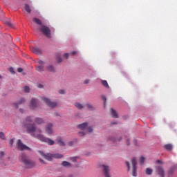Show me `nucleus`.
<instances>
[{
	"mask_svg": "<svg viewBox=\"0 0 177 177\" xmlns=\"http://www.w3.org/2000/svg\"><path fill=\"white\" fill-rule=\"evenodd\" d=\"M31 122H32L31 117H26V120L24 121V125L25 128H26L28 133H30L32 138H36L39 140H41V142L48 143L49 146H53V145H55V141H53V140L48 138L41 133L37 135L34 133L37 130V126H35V124H32Z\"/></svg>",
	"mask_w": 177,
	"mask_h": 177,
	"instance_id": "obj_1",
	"label": "nucleus"
},
{
	"mask_svg": "<svg viewBox=\"0 0 177 177\" xmlns=\"http://www.w3.org/2000/svg\"><path fill=\"white\" fill-rule=\"evenodd\" d=\"M20 157L21 158L23 163L24 164V165L26 168H32L35 165V162L31 161V160L26 158V155L21 154Z\"/></svg>",
	"mask_w": 177,
	"mask_h": 177,
	"instance_id": "obj_2",
	"label": "nucleus"
},
{
	"mask_svg": "<svg viewBox=\"0 0 177 177\" xmlns=\"http://www.w3.org/2000/svg\"><path fill=\"white\" fill-rule=\"evenodd\" d=\"M39 31H41V32H42V34H44L46 38H52V32L49 27L42 25L41 27L39 28Z\"/></svg>",
	"mask_w": 177,
	"mask_h": 177,
	"instance_id": "obj_3",
	"label": "nucleus"
},
{
	"mask_svg": "<svg viewBox=\"0 0 177 177\" xmlns=\"http://www.w3.org/2000/svg\"><path fill=\"white\" fill-rule=\"evenodd\" d=\"M131 165H132V176H138V162L136 161V158L133 157L131 159Z\"/></svg>",
	"mask_w": 177,
	"mask_h": 177,
	"instance_id": "obj_4",
	"label": "nucleus"
},
{
	"mask_svg": "<svg viewBox=\"0 0 177 177\" xmlns=\"http://www.w3.org/2000/svg\"><path fill=\"white\" fill-rule=\"evenodd\" d=\"M17 145L18 150H20L21 151H23L24 150H28V151H31V148L23 144V142H21V140H18L17 142Z\"/></svg>",
	"mask_w": 177,
	"mask_h": 177,
	"instance_id": "obj_5",
	"label": "nucleus"
},
{
	"mask_svg": "<svg viewBox=\"0 0 177 177\" xmlns=\"http://www.w3.org/2000/svg\"><path fill=\"white\" fill-rule=\"evenodd\" d=\"M42 100L45 102V103L48 106V107H52V109L56 107L57 106V103L56 102H52L47 97H43Z\"/></svg>",
	"mask_w": 177,
	"mask_h": 177,
	"instance_id": "obj_6",
	"label": "nucleus"
},
{
	"mask_svg": "<svg viewBox=\"0 0 177 177\" xmlns=\"http://www.w3.org/2000/svg\"><path fill=\"white\" fill-rule=\"evenodd\" d=\"M45 132L47 135L53 134V124L52 123H48L45 127Z\"/></svg>",
	"mask_w": 177,
	"mask_h": 177,
	"instance_id": "obj_7",
	"label": "nucleus"
},
{
	"mask_svg": "<svg viewBox=\"0 0 177 177\" xmlns=\"http://www.w3.org/2000/svg\"><path fill=\"white\" fill-rule=\"evenodd\" d=\"M38 153H39V154H41V156L44 157L45 160H47V161H52V160H53V153L45 154L44 152H42V151H38Z\"/></svg>",
	"mask_w": 177,
	"mask_h": 177,
	"instance_id": "obj_8",
	"label": "nucleus"
},
{
	"mask_svg": "<svg viewBox=\"0 0 177 177\" xmlns=\"http://www.w3.org/2000/svg\"><path fill=\"white\" fill-rule=\"evenodd\" d=\"M38 63L39 66H36L37 71H39V73H42L43 71H45L44 68H45V66H44V64H45V62L42 60H39Z\"/></svg>",
	"mask_w": 177,
	"mask_h": 177,
	"instance_id": "obj_9",
	"label": "nucleus"
},
{
	"mask_svg": "<svg viewBox=\"0 0 177 177\" xmlns=\"http://www.w3.org/2000/svg\"><path fill=\"white\" fill-rule=\"evenodd\" d=\"M156 171L158 175H159L161 177L165 176V171H164V167H162V166H157L156 167Z\"/></svg>",
	"mask_w": 177,
	"mask_h": 177,
	"instance_id": "obj_10",
	"label": "nucleus"
},
{
	"mask_svg": "<svg viewBox=\"0 0 177 177\" xmlns=\"http://www.w3.org/2000/svg\"><path fill=\"white\" fill-rule=\"evenodd\" d=\"M103 167V172L105 177H111L110 176L109 172H110V167L107 165H102Z\"/></svg>",
	"mask_w": 177,
	"mask_h": 177,
	"instance_id": "obj_11",
	"label": "nucleus"
},
{
	"mask_svg": "<svg viewBox=\"0 0 177 177\" xmlns=\"http://www.w3.org/2000/svg\"><path fill=\"white\" fill-rule=\"evenodd\" d=\"M55 143H57V145H58V146H60L61 147H64V146H66V142H64L63 138L60 137L55 140Z\"/></svg>",
	"mask_w": 177,
	"mask_h": 177,
	"instance_id": "obj_12",
	"label": "nucleus"
},
{
	"mask_svg": "<svg viewBox=\"0 0 177 177\" xmlns=\"http://www.w3.org/2000/svg\"><path fill=\"white\" fill-rule=\"evenodd\" d=\"M46 68L47 71H49V73H56V68H55V66L52 64H48L46 66Z\"/></svg>",
	"mask_w": 177,
	"mask_h": 177,
	"instance_id": "obj_13",
	"label": "nucleus"
},
{
	"mask_svg": "<svg viewBox=\"0 0 177 177\" xmlns=\"http://www.w3.org/2000/svg\"><path fill=\"white\" fill-rule=\"evenodd\" d=\"M29 107L31 110H34L37 107V101L35 99L32 98Z\"/></svg>",
	"mask_w": 177,
	"mask_h": 177,
	"instance_id": "obj_14",
	"label": "nucleus"
},
{
	"mask_svg": "<svg viewBox=\"0 0 177 177\" xmlns=\"http://www.w3.org/2000/svg\"><path fill=\"white\" fill-rule=\"evenodd\" d=\"M25 102H26V100L24 98H21L19 101L14 103V107H15V109H19V104H23V103H25Z\"/></svg>",
	"mask_w": 177,
	"mask_h": 177,
	"instance_id": "obj_15",
	"label": "nucleus"
},
{
	"mask_svg": "<svg viewBox=\"0 0 177 177\" xmlns=\"http://www.w3.org/2000/svg\"><path fill=\"white\" fill-rule=\"evenodd\" d=\"M31 51L33 53H35L36 55H41V53H42V50L41 49H39V48H35V47H32L31 48Z\"/></svg>",
	"mask_w": 177,
	"mask_h": 177,
	"instance_id": "obj_16",
	"label": "nucleus"
},
{
	"mask_svg": "<svg viewBox=\"0 0 177 177\" xmlns=\"http://www.w3.org/2000/svg\"><path fill=\"white\" fill-rule=\"evenodd\" d=\"M35 124H38V125H41V124H45V120L41 118H35Z\"/></svg>",
	"mask_w": 177,
	"mask_h": 177,
	"instance_id": "obj_17",
	"label": "nucleus"
},
{
	"mask_svg": "<svg viewBox=\"0 0 177 177\" xmlns=\"http://www.w3.org/2000/svg\"><path fill=\"white\" fill-rule=\"evenodd\" d=\"M87 127H88V123L87 122L80 124L77 126V128L79 129H81V131H84V129H86Z\"/></svg>",
	"mask_w": 177,
	"mask_h": 177,
	"instance_id": "obj_18",
	"label": "nucleus"
},
{
	"mask_svg": "<svg viewBox=\"0 0 177 177\" xmlns=\"http://www.w3.org/2000/svg\"><path fill=\"white\" fill-rule=\"evenodd\" d=\"M111 115L113 118H118V113L113 108H111Z\"/></svg>",
	"mask_w": 177,
	"mask_h": 177,
	"instance_id": "obj_19",
	"label": "nucleus"
},
{
	"mask_svg": "<svg viewBox=\"0 0 177 177\" xmlns=\"http://www.w3.org/2000/svg\"><path fill=\"white\" fill-rule=\"evenodd\" d=\"M75 107H77V109H78V110H82V109H84V107H85V106L82 105V104L80 103V102H75L74 104Z\"/></svg>",
	"mask_w": 177,
	"mask_h": 177,
	"instance_id": "obj_20",
	"label": "nucleus"
},
{
	"mask_svg": "<svg viewBox=\"0 0 177 177\" xmlns=\"http://www.w3.org/2000/svg\"><path fill=\"white\" fill-rule=\"evenodd\" d=\"M62 165L63 167H65V168H70L71 167V162H68L67 161H63L62 162Z\"/></svg>",
	"mask_w": 177,
	"mask_h": 177,
	"instance_id": "obj_21",
	"label": "nucleus"
},
{
	"mask_svg": "<svg viewBox=\"0 0 177 177\" xmlns=\"http://www.w3.org/2000/svg\"><path fill=\"white\" fill-rule=\"evenodd\" d=\"M101 84L103 86H104V88H106V89L110 88V86H109V83H107L106 80H102Z\"/></svg>",
	"mask_w": 177,
	"mask_h": 177,
	"instance_id": "obj_22",
	"label": "nucleus"
},
{
	"mask_svg": "<svg viewBox=\"0 0 177 177\" xmlns=\"http://www.w3.org/2000/svg\"><path fill=\"white\" fill-rule=\"evenodd\" d=\"M33 22L35 23L36 24H38L39 26H42V21H41V19L38 18H34Z\"/></svg>",
	"mask_w": 177,
	"mask_h": 177,
	"instance_id": "obj_23",
	"label": "nucleus"
},
{
	"mask_svg": "<svg viewBox=\"0 0 177 177\" xmlns=\"http://www.w3.org/2000/svg\"><path fill=\"white\" fill-rule=\"evenodd\" d=\"M164 148L166 150H168V151H172V145L171 144H167L164 146Z\"/></svg>",
	"mask_w": 177,
	"mask_h": 177,
	"instance_id": "obj_24",
	"label": "nucleus"
},
{
	"mask_svg": "<svg viewBox=\"0 0 177 177\" xmlns=\"http://www.w3.org/2000/svg\"><path fill=\"white\" fill-rule=\"evenodd\" d=\"M24 10L28 13H31V7L28 4H25Z\"/></svg>",
	"mask_w": 177,
	"mask_h": 177,
	"instance_id": "obj_25",
	"label": "nucleus"
},
{
	"mask_svg": "<svg viewBox=\"0 0 177 177\" xmlns=\"http://www.w3.org/2000/svg\"><path fill=\"white\" fill-rule=\"evenodd\" d=\"M53 158H63V155L60 153H53Z\"/></svg>",
	"mask_w": 177,
	"mask_h": 177,
	"instance_id": "obj_26",
	"label": "nucleus"
},
{
	"mask_svg": "<svg viewBox=\"0 0 177 177\" xmlns=\"http://www.w3.org/2000/svg\"><path fill=\"white\" fill-rule=\"evenodd\" d=\"M145 172L147 175H151V174H153V169L150 168H147Z\"/></svg>",
	"mask_w": 177,
	"mask_h": 177,
	"instance_id": "obj_27",
	"label": "nucleus"
},
{
	"mask_svg": "<svg viewBox=\"0 0 177 177\" xmlns=\"http://www.w3.org/2000/svg\"><path fill=\"white\" fill-rule=\"evenodd\" d=\"M145 163V157L141 156L140 158V165H142Z\"/></svg>",
	"mask_w": 177,
	"mask_h": 177,
	"instance_id": "obj_28",
	"label": "nucleus"
},
{
	"mask_svg": "<svg viewBox=\"0 0 177 177\" xmlns=\"http://www.w3.org/2000/svg\"><path fill=\"white\" fill-rule=\"evenodd\" d=\"M102 100L104 101V106H106V102L107 101V98L104 95L101 96Z\"/></svg>",
	"mask_w": 177,
	"mask_h": 177,
	"instance_id": "obj_29",
	"label": "nucleus"
},
{
	"mask_svg": "<svg viewBox=\"0 0 177 177\" xmlns=\"http://www.w3.org/2000/svg\"><path fill=\"white\" fill-rule=\"evenodd\" d=\"M86 106H87L88 109L90 110L91 111L94 110V108L92 105L87 104Z\"/></svg>",
	"mask_w": 177,
	"mask_h": 177,
	"instance_id": "obj_30",
	"label": "nucleus"
},
{
	"mask_svg": "<svg viewBox=\"0 0 177 177\" xmlns=\"http://www.w3.org/2000/svg\"><path fill=\"white\" fill-rule=\"evenodd\" d=\"M24 92H26V93H28V92H30V87H28V86H25V87H24Z\"/></svg>",
	"mask_w": 177,
	"mask_h": 177,
	"instance_id": "obj_31",
	"label": "nucleus"
},
{
	"mask_svg": "<svg viewBox=\"0 0 177 177\" xmlns=\"http://www.w3.org/2000/svg\"><path fill=\"white\" fill-rule=\"evenodd\" d=\"M9 71H10V73H11L12 74H16V72H15V68H13V67H10V68H9Z\"/></svg>",
	"mask_w": 177,
	"mask_h": 177,
	"instance_id": "obj_32",
	"label": "nucleus"
},
{
	"mask_svg": "<svg viewBox=\"0 0 177 177\" xmlns=\"http://www.w3.org/2000/svg\"><path fill=\"white\" fill-rule=\"evenodd\" d=\"M0 139H2L3 140H4L5 133H3V132H0Z\"/></svg>",
	"mask_w": 177,
	"mask_h": 177,
	"instance_id": "obj_33",
	"label": "nucleus"
},
{
	"mask_svg": "<svg viewBox=\"0 0 177 177\" xmlns=\"http://www.w3.org/2000/svg\"><path fill=\"white\" fill-rule=\"evenodd\" d=\"M5 156V152L1 151L0 152V160H3V156Z\"/></svg>",
	"mask_w": 177,
	"mask_h": 177,
	"instance_id": "obj_34",
	"label": "nucleus"
},
{
	"mask_svg": "<svg viewBox=\"0 0 177 177\" xmlns=\"http://www.w3.org/2000/svg\"><path fill=\"white\" fill-rule=\"evenodd\" d=\"M70 56V54L67 53H65L64 55H63V57L64 59H68V57Z\"/></svg>",
	"mask_w": 177,
	"mask_h": 177,
	"instance_id": "obj_35",
	"label": "nucleus"
},
{
	"mask_svg": "<svg viewBox=\"0 0 177 177\" xmlns=\"http://www.w3.org/2000/svg\"><path fill=\"white\" fill-rule=\"evenodd\" d=\"M88 132L91 133L93 131V129H92V127H88L86 128Z\"/></svg>",
	"mask_w": 177,
	"mask_h": 177,
	"instance_id": "obj_36",
	"label": "nucleus"
},
{
	"mask_svg": "<svg viewBox=\"0 0 177 177\" xmlns=\"http://www.w3.org/2000/svg\"><path fill=\"white\" fill-rule=\"evenodd\" d=\"M70 160H71L73 162H77V157H71Z\"/></svg>",
	"mask_w": 177,
	"mask_h": 177,
	"instance_id": "obj_37",
	"label": "nucleus"
},
{
	"mask_svg": "<svg viewBox=\"0 0 177 177\" xmlns=\"http://www.w3.org/2000/svg\"><path fill=\"white\" fill-rule=\"evenodd\" d=\"M126 165L128 168V171H129V169H131V165L129 164V162L127 161L126 162Z\"/></svg>",
	"mask_w": 177,
	"mask_h": 177,
	"instance_id": "obj_38",
	"label": "nucleus"
},
{
	"mask_svg": "<svg viewBox=\"0 0 177 177\" xmlns=\"http://www.w3.org/2000/svg\"><path fill=\"white\" fill-rule=\"evenodd\" d=\"M37 131V132H38L39 133H42V130L41 129H36L35 131ZM33 133H35V132H33Z\"/></svg>",
	"mask_w": 177,
	"mask_h": 177,
	"instance_id": "obj_39",
	"label": "nucleus"
},
{
	"mask_svg": "<svg viewBox=\"0 0 177 177\" xmlns=\"http://www.w3.org/2000/svg\"><path fill=\"white\" fill-rule=\"evenodd\" d=\"M79 136H85V133L84 131H80V132H79Z\"/></svg>",
	"mask_w": 177,
	"mask_h": 177,
	"instance_id": "obj_40",
	"label": "nucleus"
},
{
	"mask_svg": "<svg viewBox=\"0 0 177 177\" xmlns=\"http://www.w3.org/2000/svg\"><path fill=\"white\" fill-rule=\"evenodd\" d=\"M17 71H18V73H23L24 70L22 68H18Z\"/></svg>",
	"mask_w": 177,
	"mask_h": 177,
	"instance_id": "obj_41",
	"label": "nucleus"
},
{
	"mask_svg": "<svg viewBox=\"0 0 177 177\" xmlns=\"http://www.w3.org/2000/svg\"><path fill=\"white\" fill-rule=\"evenodd\" d=\"M59 93H60V95H64L65 93L64 90H59Z\"/></svg>",
	"mask_w": 177,
	"mask_h": 177,
	"instance_id": "obj_42",
	"label": "nucleus"
},
{
	"mask_svg": "<svg viewBox=\"0 0 177 177\" xmlns=\"http://www.w3.org/2000/svg\"><path fill=\"white\" fill-rule=\"evenodd\" d=\"M57 62H59V63L62 62V57H57Z\"/></svg>",
	"mask_w": 177,
	"mask_h": 177,
	"instance_id": "obj_43",
	"label": "nucleus"
},
{
	"mask_svg": "<svg viewBox=\"0 0 177 177\" xmlns=\"http://www.w3.org/2000/svg\"><path fill=\"white\" fill-rule=\"evenodd\" d=\"M9 143L11 145L10 147H12V146H13V139L11 138L9 141Z\"/></svg>",
	"mask_w": 177,
	"mask_h": 177,
	"instance_id": "obj_44",
	"label": "nucleus"
},
{
	"mask_svg": "<svg viewBox=\"0 0 177 177\" xmlns=\"http://www.w3.org/2000/svg\"><path fill=\"white\" fill-rule=\"evenodd\" d=\"M90 81L91 80H86L84 81V84H89Z\"/></svg>",
	"mask_w": 177,
	"mask_h": 177,
	"instance_id": "obj_45",
	"label": "nucleus"
},
{
	"mask_svg": "<svg viewBox=\"0 0 177 177\" xmlns=\"http://www.w3.org/2000/svg\"><path fill=\"white\" fill-rule=\"evenodd\" d=\"M73 145H74V142H73V141L68 142V145H69V146H73Z\"/></svg>",
	"mask_w": 177,
	"mask_h": 177,
	"instance_id": "obj_46",
	"label": "nucleus"
},
{
	"mask_svg": "<svg viewBox=\"0 0 177 177\" xmlns=\"http://www.w3.org/2000/svg\"><path fill=\"white\" fill-rule=\"evenodd\" d=\"M7 26H9V27H13V25L10 22H7Z\"/></svg>",
	"mask_w": 177,
	"mask_h": 177,
	"instance_id": "obj_47",
	"label": "nucleus"
},
{
	"mask_svg": "<svg viewBox=\"0 0 177 177\" xmlns=\"http://www.w3.org/2000/svg\"><path fill=\"white\" fill-rule=\"evenodd\" d=\"M77 54V52H75V51H72V52H71V55H72V56H74V55H75Z\"/></svg>",
	"mask_w": 177,
	"mask_h": 177,
	"instance_id": "obj_48",
	"label": "nucleus"
},
{
	"mask_svg": "<svg viewBox=\"0 0 177 177\" xmlns=\"http://www.w3.org/2000/svg\"><path fill=\"white\" fill-rule=\"evenodd\" d=\"M156 162H158V164H164V162L160 160H157Z\"/></svg>",
	"mask_w": 177,
	"mask_h": 177,
	"instance_id": "obj_49",
	"label": "nucleus"
},
{
	"mask_svg": "<svg viewBox=\"0 0 177 177\" xmlns=\"http://www.w3.org/2000/svg\"><path fill=\"white\" fill-rule=\"evenodd\" d=\"M39 160L41 164H45V161H44V160H42L41 158H39Z\"/></svg>",
	"mask_w": 177,
	"mask_h": 177,
	"instance_id": "obj_50",
	"label": "nucleus"
},
{
	"mask_svg": "<svg viewBox=\"0 0 177 177\" xmlns=\"http://www.w3.org/2000/svg\"><path fill=\"white\" fill-rule=\"evenodd\" d=\"M126 143H127V146H129V140H127Z\"/></svg>",
	"mask_w": 177,
	"mask_h": 177,
	"instance_id": "obj_51",
	"label": "nucleus"
},
{
	"mask_svg": "<svg viewBox=\"0 0 177 177\" xmlns=\"http://www.w3.org/2000/svg\"><path fill=\"white\" fill-rule=\"evenodd\" d=\"M19 111H20V113H24V110H23L21 109H19Z\"/></svg>",
	"mask_w": 177,
	"mask_h": 177,
	"instance_id": "obj_52",
	"label": "nucleus"
},
{
	"mask_svg": "<svg viewBox=\"0 0 177 177\" xmlns=\"http://www.w3.org/2000/svg\"><path fill=\"white\" fill-rule=\"evenodd\" d=\"M111 124H112V125H116V124H117V122H111Z\"/></svg>",
	"mask_w": 177,
	"mask_h": 177,
	"instance_id": "obj_53",
	"label": "nucleus"
},
{
	"mask_svg": "<svg viewBox=\"0 0 177 177\" xmlns=\"http://www.w3.org/2000/svg\"><path fill=\"white\" fill-rule=\"evenodd\" d=\"M38 88H42V84H39Z\"/></svg>",
	"mask_w": 177,
	"mask_h": 177,
	"instance_id": "obj_54",
	"label": "nucleus"
},
{
	"mask_svg": "<svg viewBox=\"0 0 177 177\" xmlns=\"http://www.w3.org/2000/svg\"><path fill=\"white\" fill-rule=\"evenodd\" d=\"M0 80H2V75H0Z\"/></svg>",
	"mask_w": 177,
	"mask_h": 177,
	"instance_id": "obj_55",
	"label": "nucleus"
},
{
	"mask_svg": "<svg viewBox=\"0 0 177 177\" xmlns=\"http://www.w3.org/2000/svg\"><path fill=\"white\" fill-rule=\"evenodd\" d=\"M17 41H20V39H17Z\"/></svg>",
	"mask_w": 177,
	"mask_h": 177,
	"instance_id": "obj_56",
	"label": "nucleus"
},
{
	"mask_svg": "<svg viewBox=\"0 0 177 177\" xmlns=\"http://www.w3.org/2000/svg\"><path fill=\"white\" fill-rule=\"evenodd\" d=\"M17 41H20V39H17Z\"/></svg>",
	"mask_w": 177,
	"mask_h": 177,
	"instance_id": "obj_57",
	"label": "nucleus"
},
{
	"mask_svg": "<svg viewBox=\"0 0 177 177\" xmlns=\"http://www.w3.org/2000/svg\"><path fill=\"white\" fill-rule=\"evenodd\" d=\"M169 174H171V171H169Z\"/></svg>",
	"mask_w": 177,
	"mask_h": 177,
	"instance_id": "obj_58",
	"label": "nucleus"
}]
</instances>
